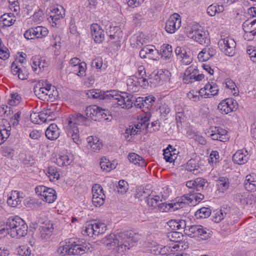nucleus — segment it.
<instances>
[{"label":"nucleus","instance_id":"cd10ccee","mask_svg":"<svg viewBox=\"0 0 256 256\" xmlns=\"http://www.w3.org/2000/svg\"><path fill=\"white\" fill-rule=\"evenodd\" d=\"M186 169L192 172L193 174H196L200 172V168L198 165V160L196 159H190L187 162Z\"/></svg>","mask_w":256,"mask_h":256},{"label":"nucleus","instance_id":"72a5a7b5","mask_svg":"<svg viewBox=\"0 0 256 256\" xmlns=\"http://www.w3.org/2000/svg\"><path fill=\"white\" fill-rule=\"evenodd\" d=\"M169 148L172 149V146L168 145L166 149L164 150V156L166 162H172L176 158L175 153L172 154V150H170Z\"/></svg>","mask_w":256,"mask_h":256},{"label":"nucleus","instance_id":"ddd939ff","mask_svg":"<svg viewBox=\"0 0 256 256\" xmlns=\"http://www.w3.org/2000/svg\"><path fill=\"white\" fill-rule=\"evenodd\" d=\"M248 158V151L246 150H238L232 156L234 162L238 164L246 163Z\"/></svg>","mask_w":256,"mask_h":256},{"label":"nucleus","instance_id":"f257e3e1","mask_svg":"<svg viewBox=\"0 0 256 256\" xmlns=\"http://www.w3.org/2000/svg\"><path fill=\"white\" fill-rule=\"evenodd\" d=\"M140 238L138 234L132 231H126L107 236L102 241L108 246H114L112 249L118 254H122L132 247L134 243L136 242Z\"/></svg>","mask_w":256,"mask_h":256},{"label":"nucleus","instance_id":"1a4fd4ad","mask_svg":"<svg viewBox=\"0 0 256 256\" xmlns=\"http://www.w3.org/2000/svg\"><path fill=\"white\" fill-rule=\"evenodd\" d=\"M227 131L224 129L217 126H211L206 132V134L210 136L212 140L225 142L227 138L226 135Z\"/></svg>","mask_w":256,"mask_h":256},{"label":"nucleus","instance_id":"de8ad7c7","mask_svg":"<svg viewBox=\"0 0 256 256\" xmlns=\"http://www.w3.org/2000/svg\"><path fill=\"white\" fill-rule=\"evenodd\" d=\"M211 232L212 231L202 226L198 237L202 240H207L211 236Z\"/></svg>","mask_w":256,"mask_h":256},{"label":"nucleus","instance_id":"aec40b11","mask_svg":"<svg viewBox=\"0 0 256 256\" xmlns=\"http://www.w3.org/2000/svg\"><path fill=\"white\" fill-rule=\"evenodd\" d=\"M216 50L212 48H206L198 54V58L202 61H206L216 55Z\"/></svg>","mask_w":256,"mask_h":256},{"label":"nucleus","instance_id":"9d476101","mask_svg":"<svg viewBox=\"0 0 256 256\" xmlns=\"http://www.w3.org/2000/svg\"><path fill=\"white\" fill-rule=\"evenodd\" d=\"M195 71L196 72V70L192 66H190L186 70L183 76V80L184 83L192 82L193 80L196 81H200L204 78V74H202L196 75Z\"/></svg>","mask_w":256,"mask_h":256},{"label":"nucleus","instance_id":"412c9836","mask_svg":"<svg viewBox=\"0 0 256 256\" xmlns=\"http://www.w3.org/2000/svg\"><path fill=\"white\" fill-rule=\"evenodd\" d=\"M45 134L48 140H56L60 135V131L57 125L55 124H50L46 130Z\"/></svg>","mask_w":256,"mask_h":256},{"label":"nucleus","instance_id":"f8f14e48","mask_svg":"<svg viewBox=\"0 0 256 256\" xmlns=\"http://www.w3.org/2000/svg\"><path fill=\"white\" fill-rule=\"evenodd\" d=\"M91 34L94 40L98 43L102 42L104 40V32L97 24L90 26Z\"/></svg>","mask_w":256,"mask_h":256},{"label":"nucleus","instance_id":"4c0bfd02","mask_svg":"<svg viewBox=\"0 0 256 256\" xmlns=\"http://www.w3.org/2000/svg\"><path fill=\"white\" fill-rule=\"evenodd\" d=\"M53 228L52 227L42 226L40 230V238L42 240L48 239L52 232Z\"/></svg>","mask_w":256,"mask_h":256},{"label":"nucleus","instance_id":"39448f33","mask_svg":"<svg viewBox=\"0 0 256 256\" xmlns=\"http://www.w3.org/2000/svg\"><path fill=\"white\" fill-rule=\"evenodd\" d=\"M88 249L84 244H80L71 240L68 241V244L66 242V244L60 246L58 249V252L62 256L82 255L86 253Z\"/></svg>","mask_w":256,"mask_h":256},{"label":"nucleus","instance_id":"c85d7f7f","mask_svg":"<svg viewBox=\"0 0 256 256\" xmlns=\"http://www.w3.org/2000/svg\"><path fill=\"white\" fill-rule=\"evenodd\" d=\"M160 54L165 59H170L172 55V46L168 44H164L160 47Z\"/></svg>","mask_w":256,"mask_h":256},{"label":"nucleus","instance_id":"7ed1b4c3","mask_svg":"<svg viewBox=\"0 0 256 256\" xmlns=\"http://www.w3.org/2000/svg\"><path fill=\"white\" fill-rule=\"evenodd\" d=\"M28 228L26 224L20 217H10L6 220V227L0 230V234L18 238L27 234Z\"/></svg>","mask_w":256,"mask_h":256},{"label":"nucleus","instance_id":"dca6fc26","mask_svg":"<svg viewBox=\"0 0 256 256\" xmlns=\"http://www.w3.org/2000/svg\"><path fill=\"white\" fill-rule=\"evenodd\" d=\"M86 120L87 118L80 114H70L66 120V124L78 127V124H83Z\"/></svg>","mask_w":256,"mask_h":256},{"label":"nucleus","instance_id":"393cba45","mask_svg":"<svg viewBox=\"0 0 256 256\" xmlns=\"http://www.w3.org/2000/svg\"><path fill=\"white\" fill-rule=\"evenodd\" d=\"M202 226L192 225L186 226V230H184V233L191 238L198 236Z\"/></svg>","mask_w":256,"mask_h":256},{"label":"nucleus","instance_id":"864d4df0","mask_svg":"<svg viewBox=\"0 0 256 256\" xmlns=\"http://www.w3.org/2000/svg\"><path fill=\"white\" fill-rule=\"evenodd\" d=\"M150 52L148 53V58L154 60H157L158 59L160 53L158 50L153 46H150Z\"/></svg>","mask_w":256,"mask_h":256},{"label":"nucleus","instance_id":"5701e85b","mask_svg":"<svg viewBox=\"0 0 256 256\" xmlns=\"http://www.w3.org/2000/svg\"><path fill=\"white\" fill-rule=\"evenodd\" d=\"M188 202L186 194H184L180 198H178L175 202L168 204V205L170 210L173 209L174 210H175L183 208L187 204L189 205Z\"/></svg>","mask_w":256,"mask_h":256},{"label":"nucleus","instance_id":"4468645a","mask_svg":"<svg viewBox=\"0 0 256 256\" xmlns=\"http://www.w3.org/2000/svg\"><path fill=\"white\" fill-rule=\"evenodd\" d=\"M231 210L230 208H223L216 212L212 216V220L215 222H219L224 218L228 219L231 217Z\"/></svg>","mask_w":256,"mask_h":256},{"label":"nucleus","instance_id":"9b49d317","mask_svg":"<svg viewBox=\"0 0 256 256\" xmlns=\"http://www.w3.org/2000/svg\"><path fill=\"white\" fill-rule=\"evenodd\" d=\"M11 68L14 75H18V78L22 80L28 79L29 72L26 66H21L16 62H12Z\"/></svg>","mask_w":256,"mask_h":256},{"label":"nucleus","instance_id":"20e7f679","mask_svg":"<svg viewBox=\"0 0 256 256\" xmlns=\"http://www.w3.org/2000/svg\"><path fill=\"white\" fill-rule=\"evenodd\" d=\"M34 92L38 98L45 100L55 99L58 96V92L55 87L47 84L46 80H40L34 88Z\"/></svg>","mask_w":256,"mask_h":256},{"label":"nucleus","instance_id":"bb28decb","mask_svg":"<svg viewBox=\"0 0 256 256\" xmlns=\"http://www.w3.org/2000/svg\"><path fill=\"white\" fill-rule=\"evenodd\" d=\"M42 197H44L43 200L48 203H52L56 198V192L53 188H48Z\"/></svg>","mask_w":256,"mask_h":256},{"label":"nucleus","instance_id":"f704fd0d","mask_svg":"<svg viewBox=\"0 0 256 256\" xmlns=\"http://www.w3.org/2000/svg\"><path fill=\"white\" fill-rule=\"evenodd\" d=\"M86 64L84 62H82L80 64L72 68L74 72L81 77L86 76Z\"/></svg>","mask_w":256,"mask_h":256},{"label":"nucleus","instance_id":"5fc2aeb1","mask_svg":"<svg viewBox=\"0 0 256 256\" xmlns=\"http://www.w3.org/2000/svg\"><path fill=\"white\" fill-rule=\"evenodd\" d=\"M106 196L104 194H101V196L98 197L92 196V202L96 206H100L104 204Z\"/></svg>","mask_w":256,"mask_h":256},{"label":"nucleus","instance_id":"774afa93","mask_svg":"<svg viewBox=\"0 0 256 256\" xmlns=\"http://www.w3.org/2000/svg\"><path fill=\"white\" fill-rule=\"evenodd\" d=\"M32 68H33L34 70L35 71L37 69V66L41 69L42 68H44V66L42 65L41 62L40 60V58L36 56L32 58Z\"/></svg>","mask_w":256,"mask_h":256},{"label":"nucleus","instance_id":"c03bdc74","mask_svg":"<svg viewBox=\"0 0 256 256\" xmlns=\"http://www.w3.org/2000/svg\"><path fill=\"white\" fill-rule=\"evenodd\" d=\"M0 130L2 131H6L9 136L10 135V131L11 130V126L10 123L4 118L0 120Z\"/></svg>","mask_w":256,"mask_h":256},{"label":"nucleus","instance_id":"a878e982","mask_svg":"<svg viewBox=\"0 0 256 256\" xmlns=\"http://www.w3.org/2000/svg\"><path fill=\"white\" fill-rule=\"evenodd\" d=\"M170 228L173 230H180L181 229L186 230V222L183 220H172L168 222Z\"/></svg>","mask_w":256,"mask_h":256},{"label":"nucleus","instance_id":"e2e57ef3","mask_svg":"<svg viewBox=\"0 0 256 256\" xmlns=\"http://www.w3.org/2000/svg\"><path fill=\"white\" fill-rule=\"evenodd\" d=\"M207 13L210 16H215L216 12H221V10L218 6V8L216 6L210 5L207 8Z\"/></svg>","mask_w":256,"mask_h":256},{"label":"nucleus","instance_id":"7c9ffc66","mask_svg":"<svg viewBox=\"0 0 256 256\" xmlns=\"http://www.w3.org/2000/svg\"><path fill=\"white\" fill-rule=\"evenodd\" d=\"M205 90H208L211 92L210 94L206 93L205 94V96H206V98H210V96H214L218 94V92L219 90L218 88V86L216 84L214 83L213 82H212V84H210L208 82L207 84L205 86H204Z\"/></svg>","mask_w":256,"mask_h":256},{"label":"nucleus","instance_id":"4be33fe9","mask_svg":"<svg viewBox=\"0 0 256 256\" xmlns=\"http://www.w3.org/2000/svg\"><path fill=\"white\" fill-rule=\"evenodd\" d=\"M16 20L12 13H6L0 17V26L4 28L12 25Z\"/></svg>","mask_w":256,"mask_h":256},{"label":"nucleus","instance_id":"2f4dec72","mask_svg":"<svg viewBox=\"0 0 256 256\" xmlns=\"http://www.w3.org/2000/svg\"><path fill=\"white\" fill-rule=\"evenodd\" d=\"M211 210L208 208L202 207L195 212L197 218H205L210 216Z\"/></svg>","mask_w":256,"mask_h":256},{"label":"nucleus","instance_id":"423d86ee","mask_svg":"<svg viewBox=\"0 0 256 256\" xmlns=\"http://www.w3.org/2000/svg\"><path fill=\"white\" fill-rule=\"evenodd\" d=\"M187 36L200 44L208 45L210 43V38L208 31L198 28L197 26L188 28L186 31Z\"/></svg>","mask_w":256,"mask_h":256},{"label":"nucleus","instance_id":"79ce46f5","mask_svg":"<svg viewBox=\"0 0 256 256\" xmlns=\"http://www.w3.org/2000/svg\"><path fill=\"white\" fill-rule=\"evenodd\" d=\"M100 166L102 169L107 171L111 170L114 166V165L110 164L109 160L105 157H103L101 158Z\"/></svg>","mask_w":256,"mask_h":256},{"label":"nucleus","instance_id":"13d9d810","mask_svg":"<svg viewBox=\"0 0 256 256\" xmlns=\"http://www.w3.org/2000/svg\"><path fill=\"white\" fill-rule=\"evenodd\" d=\"M224 100H226L225 102L226 105L228 108H232V111H235L238 108V103L237 102L234 100L232 98H228L224 99Z\"/></svg>","mask_w":256,"mask_h":256},{"label":"nucleus","instance_id":"6e6552de","mask_svg":"<svg viewBox=\"0 0 256 256\" xmlns=\"http://www.w3.org/2000/svg\"><path fill=\"white\" fill-rule=\"evenodd\" d=\"M181 26L180 16L174 13L170 16L166 23V30L170 34H174Z\"/></svg>","mask_w":256,"mask_h":256},{"label":"nucleus","instance_id":"a211bd4d","mask_svg":"<svg viewBox=\"0 0 256 256\" xmlns=\"http://www.w3.org/2000/svg\"><path fill=\"white\" fill-rule=\"evenodd\" d=\"M189 205L194 206L196 202H200L204 198V195L198 192L189 190L188 193L186 194Z\"/></svg>","mask_w":256,"mask_h":256},{"label":"nucleus","instance_id":"6e6d98bb","mask_svg":"<svg viewBox=\"0 0 256 256\" xmlns=\"http://www.w3.org/2000/svg\"><path fill=\"white\" fill-rule=\"evenodd\" d=\"M37 34L36 30V27L30 28L26 30L24 33V36L28 40L34 39L36 38Z\"/></svg>","mask_w":256,"mask_h":256},{"label":"nucleus","instance_id":"49530a36","mask_svg":"<svg viewBox=\"0 0 256 256\" xmlns=\"http://www.w3.org/2000/svg\"><path fill=\"white\" fill-rule=\"evenodd\" d=\"M152 194V192H150V190L146 188L145 190L143 189L142 191H140L136 194V197L138 198H140L141 200H142L143 198L146 200Z\"/></svg>","mask_w":256,"mask_h":256},{"label":"nucleus","instance_id":"0eeeda50","mask_svg":"<svg viewBox=\"0 0 256 256\" xmlns=\"http://www.w3.org/2000/svg\"><path fill=\"white\" fill-rule=\"evenodd\" d=\"M218 44L226 55L232 56L235 54L236 42L234 39L228 37L221 38L219 40Z\"/></svg>","mask_w":256,"mask_h":256},{"label":"nucleus","instance_id":"ea45409f","mask_svg":"<svg viewBox=\"0 0 256 256\" xmlns=\"http://www.w3.org/2000/svg\"><path fill=\"white\" fill-rule=\"evenodd\" d=\"M149 120V118L147 116H144V118L141 120V122H138L137 124H134V128L136 130H138V132H140L142 129L148 128L149 123L147 122ZM140 134V132H138Z\"/></svg>","mask_w":256,"mask_h":256},{"label":"nucleus","instance_id":"3c124183","mask_svg":"<svg viewBox=\"0 0 256 256\" xmlns=\"http://www.w3.org/2000/svg\"><path fill=\"white\" fill-rule=\"evenodd\" d=\"M36 30L37 32V34L36 35V38H42L47 36L48 30L43 26H36Z\"/></svg>","mask_w":256,"mask_h":256},{"label":"nucleus","instance_id":"6ab92c4d","mask_svg":"<svg viewBox=\"0 0 256 256\" xmlns=\"http://www.w3.org/2000/svg\"><path fill=\"white\" fill-rule=\"evenodd\" d=\"M65 130L68 136L71 137L74 142L78 144L80 142V140L78 128L66 124Z\"/></svg>","mask_w":256,"mask_h":256},{"label":"nucleus","instance_id":"2eb2a0df","mask_svg":"<svg viewBox=\"0 0 256 256\" xmlns=\"http://www.w3.org/2000/svg\"><path fill=\"white\" fill-rule=\"evenodd\" d=\"M256 19L250 22V20H246L242 24V29L245 32V39L248 34L250 36H256Z\"/></svg>","mask_w":256,"mask_h":256},{"label":"nucleus","instance_id":"09e8293b","mask_svg":"<svg viewBox=\"0 0 256 256\" xmlns=\"http://www.w3.org/2000/svg\"><path fill=\"white\" fill-rule=\"evenodd\" d=\"M226 100H222L220 102L218 106V109L222 114H228L229 112H232V108H228L226 105Z\"/></svg>","mask_w":256,"mask_h":256},{"label":"nucleus","instance_id":"473e14b6","mask_svg":"<svg viewBox=\"0 0 256 256\" xmlns=\"http://www.w3.org/2000/svg\"><path fill=\"white\" fill-rule=\"evenodd\" d=\"M183 234L180 232L176 231H173L168 232L167 234V237L170 241L174 242H182Z\"/></svg>","mask_w":256,"mask_h":256},{"label":"nucleus","instance_id":"052dcab7","mask_svg":"<svg viewBox=\"0 0 256 256\" xmlns=\"http://www.w3.org/2000/svg\"><path fill=\"white\" fill-rule=\"evenodd\" d=\"M130 95L132 96V105L134 104L136 107L138 108H145L144 104L143 98H138L135 100V98H134L133 96H132V94Z\"/></svg>","mask_w":256,"mask_h":256},{"label":"nucleus","instance_id":"a19ab883","mask_svg":"<svg viewBox=\"0 0 256 256\" xmlns=\"http://www.w3.org/2000/svg\"><path fill=\"white\" fill-rule=\"evenodd\" d=\"M95 236H98L105 232L106 230V226L101 222H94Z\"/></svg>","mask_w":256,"mask_h":256},{"label":"nucleus","instance_id":"0e129e2a","mask_svg":"<svg viewBox=\"0 0 256 256\" xmlns=\"http://www.w3.org/2000/svg\"><path fill=\"white\" fill-rule=\"evenodd\" d=\"M246 198H245L244 203L242 204L243 205H252L256 202V197L252 194L248 192Z\"/></svg>","mask_w":256,"mask_h":256},{"label":"nucleus","instance_id":"4d7b16f0","mask_svg":"<svg viewBox=\"0 0 256 256\" xmlns=\"http://www.w3.org/2000/svg\"><path fill=\"white\" fill-rule=\"evenodd\" d=\"M92 196L98 197L104 194L102 186L98 184H95L92 188Z\"/></svg>","mask_w":256,"mask_h":256},{"label":"nucleus","instance_id":"a18cd8bd","mask_svg":"<svg viewBox=\"0 0 256 256\" xmlns=\"http://www.w3.org/2000/svg\"><path fill=\"white\" fill-rule=\"evenodd\" d=\"M22 98L18 93L11 94V98L8 100V104L10 106H16L19 104Z\"/></svg>","mask_w":256,"mask_h":256},{"label":"nucleus","instance_id":"c756f323","mask_svg":"<svg viewBox=\"0 0 256 256\" xmlns=\"http://www.w3.org/2000/svg\"><path fill=\"white\" fill-rule=\"evenodd\" d=\"M195 190L200 192L206 188L208 186L207 180L202 178H198L195 179Z\"/></svg>","mask_w":256,"mask_h":256},{"label":"nucleus","instance_id":"58836bf2","mask_svg":"<svg viewBox=\"0 0 256 256\" xmlns=\"http://www.w3.org/2000/svg\"><path fill=\"white\" fill-rule=\"evenodd\" d=\"M160 201H162L160 199V196L158 195H154L151 194L150 196L146 200L147 204L152 207L156 208L158 206V202Z\"/></svg>","mask_w":256,"mask_h":256},{"label":"nucleus","instance_id":"f03ea898","mask_svg":"<svg viewBox=\"0 0 256 256\" xmlns=\"http://www.w3.org/2000/svg\"><path fill=\"white\" fill-rule=\"evenodd\" d=\"M88 98L94 99L112 100H116L118 106L122 108L129 109L132 108V96L126 92H121L115 90L106 92L99 89L89 90L86 94Z\"/></svg>","mask_w":256,"mask_h":256},{"label":"nucleus","instance_id":"603ef678","mask_svg":"<svg viewBox=\"0 0 256 256\" xmlns=\"http://www.w3.org/2000/svg\"><path fill=\"white\" fill-rule=\"evenodd\" d=\"M31 251L30 248L22 246L18 248L17 253L20 256H30Z\"/></svg>","mask_w":256,"mask_h":256},{"label":"nucleus","instance_id":"69168bd1","mask_svg":"<svg viewBox=\"0 0 256 256\" xmlns=\"http://www.w3.org/2000/svg\"><path fill=\"white\" fill-rule=\"evenodd\" d=\"M190 53V52L188 53L186 50L185 52H184V54H182V57L180 58H182V62L184 64H189L192 62V59L189 55Z\"/></svg>","mask_w":256,"mask_h":256},{"label":"nucleus","instance_id":"f3484780","mask_svg":"<svg viewBox=\"0 0 256 256\" xmlns=\"http://www.w3.org/2000/svg\"><path fill=\"white\" fill-rule=\"evenodd\" d=\"M100 107L92 105L87 107L85 110V114L88 118H90L95 121H100Z\"/></svg>","mask_w":256,"mask_h":256},{"label":"nucleus","instance_id":"338daca9","mask_svg":"<svg viewBox=\"0 0 256 256\" xmlns=\"http://www.w3.org/2000/svg\"><path fill=\"white\" fill-rule=\"evenodd\" d=\"M155 101V98L154 96H149L145 98L144 100V104L145 108L148 109L152 107V103Z\"/></svg>","mask_w":256,"mask_h":256},{"label":"nucleus","instance_id":"c9c22d12","mask_svg":"<svg viewBox=\"0 0 256 256\" xmlns=\"http://www.w3.org/2000/svg\"><path fill=\"white\" fill-rule=\"evenodd\" d=\"M128 159L130 162H132L135 164H138L139 166H142L145 165L144 160L142 158L135 153L129 154Z\"/></svg>","mask_w":256,"mask_h":256},{"label":"nucleus","instance_id":"8fccbe9b","mask_svg":"<svg viewBox=\"0 0 256 256\" xmlns=\"http://www.w3.org/2000/svg\"><path fill=\"white\" fill-rule=\"evenodd\" d=\"M47 172L49 174L48 176L50 180H52V179L53 180L54 179L57 180L59 178L60 174L54 167L52 166H49Z\"/></svg>","mask_w":256,"mask_h":256},{"label":"nucleus","instance_id":"37998d69","mask_svg":"<svg viewBox=\"0 0 256 256\" xmlns=\"http://www.w3.org/2000/svg\"><path fill=\"white\" fill-rule=\"evenodd\" d=\"M95 229L94 222L93 223L88 224L86 226L85 230L82 231L83 234H86L88 236H95Z\"/></svg>","mask_w":256,"mask_h":256},{"label":"nucleus","instance_id":"b1692460","mask_svg":"<svg viewBox=\"0 0 256 256\" xmlns=\"http://www.w3.org/2000/svg\"><path fill=\"white\" fill-rule=\"evenodd\" d=\"M65 14L64 10L62 6L54 8L50 12V18L54 22L62 18Z\"/></svg>","mask_w":256,"mask_h":256},{"label":"nucleus","instance_id":"680f3d73","mask_svg":"<svg viewBox=\"0 0 256 256\" xmlns=\"http://www.w3.org/2000/svg\"><path fill=\"white\" fill-rule=\"evenodd\" d=\"M10 4V8L14 12H18L20 10L18 0H8Z\"/></svg>","mask_w":256,"mask_h":256},{"label":"nucleus","instance_id":"bf43d9fd","mask_svg":"<svg viewBox=\"0 0 256 256\" xmlns=\"http://www.w3.org/2000/svg\"><path fill=\"white\" fill-rule=\"evenodd\" d=\"M229 186L228 179L226 178H220L218 187L220 190L224 191L227 190Z\"/></svg>","mask_w":256,"mask_h":256},{"label":"nucleus","instance_id":"e433bc0d","mask_svg":"<svg viewBox=\"0 0 256 256\" xmlns=\"http://www.w3.org/2000/svg\"><path fill=\"white\" fill-rule=\"evenodd\" d=\"M56 163L60 166H68L72 162L67 155H59L58 157L56 158Z\"/></svg>","mask_w":256,"mask_h":256}]
</instances>
